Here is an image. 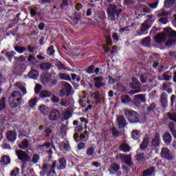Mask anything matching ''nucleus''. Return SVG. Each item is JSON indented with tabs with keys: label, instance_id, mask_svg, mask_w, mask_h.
I'll use <instances>...</instances> for the list:
<instances>
[{
	"label": "nucleus",
	"instance_id": "nucleus-35",
	"mask_svg": "<svg viewBox=\"0 0 176 176\" xmlns=\"http://www.w3.org/2000/svg\"><path fill=\"white\" fill-rule=\"evenodd\" d=\"M142 45L144 47H149L151 46V36H147L142 40Z\"/></svg>",
	"mask_w": 176,
	"mask_h": 176
},
{
	"label": "nucleus",
	"instance_id": "nucleus-34",
	"mask_svg": "<svg viewBox=\"0 0 176 176\" xmlns=\"http://www.w3.org/2000/svg\"><path fill=\"white\" fill-rule=\"evenodd\" d=\"M42 71H49L52 68V63L44 62L40 65Z\"/></svg>",
	"mask_w": 176,
	"mask_h": 176
},
{
	"label": "nucleus",
	"instance_id": "nucleus-42",
	"mask_svg": "<svg viewBox=\"0 0 176 176\" xmlns=\"http://www.w3.org/2000/svg\"><path fill=\"white\" fill-rule=\"evenodd\" d=\"M121 102L122 104H129V102H131V98L129 95H123L121 96Z\"/></svg>",
	"mask_w": 176,
	"mask_h": 176
},
{
	"label": "nucleus",
	"instance_id": "nucleus-1",
	"mask_svg": "<svg viewBox=\"0 0 176 176\" xmlns=\"http://www.w3.org/2000/svg\"><path fill=\"white\" fill-rule=\"evenodd\" d=\"M56 167L57 170H65L67 168V160L65 157H62L58 160V163L57 161L54 160L52 164H44L42 166V176H51L52 174H56Z\"/></svg>",
	"mask_w": 176,
	"mask_h": 176
},
{
	"label": "nucleus",
	"instance_id": "nucleus-63",
	"mask_svg": "<svg viewBox=\"0 0 176 176\" xmlns=\"http://www.w3.org/2000/svg\"><path fill=\"white\" fill-rule=\"evenodd\" d=\"M72 80H76V82H80V77L75 74H72Z\"/></svg>",
	"mask_w": 176,
	"mask_h": 176
},
{
	"label": "nucleus",
	"instance_id": "nucleus-36",
	"mask_svg": "<svg viewBox=\"0 0 176 176\" xmlns=\"http://www.w3.org/2000/svg\"><path fill=\"white\" fill-rule=\"evenodd\" d=\"M59 78L61 80H67V82H71V80H72L71 76L65 73L59 74Z\"/></svg>",
	"mask_w": 176,
	"mask_h": 176
},
{
	"label": "nucleus",
	"instance_id": "nucleus-3",
	"mask_svg": "<svg viewBox=\"0 0 176 176\" xmlns=\"http://www.w3.org/2000/svg\"><path fill=\"white\" fill-rule=\"evenodd\" d=\"M125 118L129 123H141L140 114L133 109H125L124 111Z\"/></svg>",
	"mask_w": 176,
	"mask_h": 176
},
{
	"label": "nucleus",
	"instance_id": "nucleus-46",
	"mask_svg": "<svg viewBox=\"0 0 176 176\" xmlns=\"http://www.w3.org/2000/svg\"><path fill=\"white\" fill-rule=\"evenodd\" d=\"M91 101L90 100H89L87 98L84 97L80 104L82 107V108H86V104H91Z\"/></svg>",
	"mask_w": 176,
	"mask_h": 176
},
{
	"label": "nucleus",
	"instance_id": "nucleus-49",
	"mask_svg": "<svg viewBox=\"0 0 176 176\" xmlns=\"http://www.w3.org/2000/svg\"><path fill=\"white\" fill-rule=\"evenodd\" d=\"M111 133L113 138H118V137H120V135H122L120 132L116 130V128L115 126L113 127V129H111Z\"/></svg>",
	"mask_w": 176,
	"mask_h": 176
},
{
	"label": "nucleus",
	"instance_id": "nucleus-47",
	"mask_svg": "<svg viewBox=\"0 0 176 176\" xmlns=\"http://www.w3.org/2000/svg\"><path fill=\"white\" fill-rule=\"evenodd\" d=\"M10 176H20V168L17 167L14 168L10 171Z\"/></svg>",
	"mask_w": 176,
	"mask_h": 176
},
{
	"label": "nucleus",
	"instance_id": "nucleus-25",
	"mask_svg": "<svg viewBox=\"0 0 176 176\" xmlns=\"http://www.w3.org/2000/svg\"><path fill=\"white\" fill-rule=\"evenodd\" d=\"M57 85V79H50L46 78L45 79V86L47 87H53Z\"/></svg>",
	"mask_w": 176,
	"mask_h": 176
},
{
	"label": "nucleus",
	"instance_id": "nucleus-43",
	"mask_svg": "<svg viewBox=\"0 0 176 176\" xmlns=\"http://www.w3.org/2000/svg\"><path fill=\"white\" fill-rule=\"evenodd\" d=\"M149 26H148L144 23L142 24L140 32L142 33V35H145V34H148V30H149Z\"/></svg>",
	"mask_w": 176,
	"mask_h": 176
},
{
	"label": "nucleus",
	"instance_id": "nucleus-50",
	"mask_svg": "<svg viewBox=\"0 0 176 176\" xmlns=\"http://www.w3.org/2000/svg\"><path fill=\"white\" fill-rule=\"evenodd\" d=\"M36 102H38L36 98H34L31 99L28 102L29 107L30 108H32V109H34V108H35V107H36Z\"/></svg>",
	"mask_w": 176,
	"mask_h": 176
},
{
	"label": "nucleus",
	"instance_id": "nucleus-45",
	"mask_svg": "<svg viewBox=\"0 0 176 176\" xmlns=\"http://www.w3.org/2000/svg\"><path fill=\"white\" fill-rule=\"evenodd\" d=\"M52 147V142H45L44 144H40L38 145V148L39 149H49V148Z\"/></svg>",
	"mask_w": 176,
	"mask_h": 176
},
{
	"label": "nucleus",
	"instance_id": "nucleus-51",
	"mask_svg": "<svg viewBox=\"0 0 176 176\" xmlns=\"http://www.w3.org/2000/svg\"><path fill=\"white\" fill-rule=\"evenodd\" d=\"M167 116L169 120H172V122H175L176 124V113H167Z\"/></svg>",
	"mask_w": 176,
	"mask_h": 176
},
{
	"label": "nucleus",
	"instance_id": "nucleus-20",
	"mask_svg": "<svg viewBox=\"0 0 176 176\" xmlns=\"http://www.w3.org/2000/svg\"><path fill=\"white\" fill-rule=\"evenodd\" d=\"M17 138V133L14 131H8L7 132V140L10 142H14Z\"/></svg>",
	"mask_w": 176,
	"mask_h": 176
},
{
	"label": "nucleus",
	"instance_id": "nucleus-21",
	"mask_svg": "<svg viewBox=\"0 0 176 176\" xmlns=\"http://www.w3.org/2000/svg\"><path fill=\"white\" fill-rule=\"evenodd\" d=\"M156 43H163L167 41L166 34L164 33H160L154 38Z\"/></svg>",
	"mask_w": 176,
	"mask_h": 176
},
{
	"label": "nucleus",
	"instance_id": "nucleus-19",
	"mask_svg": "<svg viewBox=\"0 0 176 176\" xmlns=\"http://www.w3.org/2000/svg\"><path fill=\"white\" fill-rule=\"evenodd\" d=\"M129 87H131V89H134L135 90L141 89V82L137 79V78L133 77L132 82L129 84Z\"/></svg>",
	"mask_w": 176,
	"mask_h": 176
},
{
	"label": "nucleus",
	"instance_id": "nucleus-59",
	"mask_svg": "<svg viewBox=\"0 0 176 176\" xmlns=\"http://www.w3.org/2000/svg\"><path fill=\"white\" fill-rule=\"evenodd\" d=\"M94 65H91L86 70L87 74H94Z\"/></svg>",
	"mask_w": 176,
	"mask_h": 176
},
{
	"label": "nucleus",
	"instance_id": "nucleus-55",
	"mask_svg": "<svg viewBox=\"0 0 176 176\" xmlns=\"http://www.w3.org/2000/svg\"><path fill=\"white\" fill-rule=\"evenodd\" d=\"M87 156H93L94 155V147L90 146L87 149Z\"/></svg>",
	"mask_w": 176,
	"mask_h": 176
},
{
	"label": "nucleus",
	"instance_id": "nucleus-48",
	"mask_svg": "<svg viewBox=\"0 0 176 176\" xmlns=\"http://www.w3.org/2000/svg\"><path fill=\"white\" fill-rule=\"evenodd\" d=\"M54 53H56V50H54V46L50 45L47 49V56H50V57H52V56L54 55Z\"/></svg>",
	"mask_w": 176,
	"mask_h": 176
},
{
	"label": "nucleus",
	"instance_id": "nucleus-44",
	"mask_svg": "<svg viewBox=\"0 0 176 176\" xmlns=\"http://www.w3.org/2000/svg\"><path fill=\"white\" fill-rule=\"evenodd\" d=\"M164 8L168 9L175 3V0H165L164 1Z\"/></svg>",
	"mask_w": 176,
	"mask_h": 176
},
{
	"label": "nucleus",
	"instance_id": "nucleus-15",
	"mask_svg": "<svg viewBox=\"0 0 176 176\" xmlns=\"http://www.w3.org/2000/svg\"><path fill=\"white\" fill-rule=\"evenodd\" d=\"M162 33L165 34V38H176V32L170 27L164 28Z\"/></svg>",
	"mask_w": 176,
	"mask_h": 176
},
{
	"label": "nucleus",
	"instance_id": "nucleus-29",
	"mask_svg": "<svg viewBox=\"0 0 176 176\" xmlns=\"http://www.w3.org/2000/svg\"><path fill=\"white\" fill-rule=\"evenodd\" d=\"M28 76L30 79H38V76H39V72L36 69H32L28 74Z\"/></svg>",
	"mask_w": 176,
	"mask_h": 176
},
{
	"label": "nucleus",
	"instance_id": "nucleus-38",
	"mask_svg": "<svg viewBox=\"0 0 176 176\" xmlns=\"http://www.w3.org/2000/svg\"><path fill=\"white\" fill-rule=\"evenodd\" d=\"M6 57L8 58V61H10V63H12L13 58H14V56H16V52H14V51L12 52H8L5 54Z\"/></svg>",
	"mask_w": 176,
	"mask_h": 176
},
{
	"label": "nucleus",
	"instance_id": "nucleus-58",
	"mask_svg": "<svg viewBox=\"0 0 176 176\" xmlns=\"http://www.w3.org/2000/svg\"><path fill=\"white\" fill-rule=\"evenodd\" d=\"M39 157H40V156L38 154H34L32 159V163H34V164H36V163H38V162H39Z\"/></svg>",
	"mask_w": 176,
	"mask_h": 176
},
{
	"label": "nucleus",
	"instance_id": "nucleus-2",
	"mask_svg": "<svg viewBox=\"0 0 176 176\" xmlns=\"http://www.w3.org/2000/svg\"><path fill=\"white\" fill-rule=\"evenodd\" d=\"M107 13L108 20H110V21H116V20H119L120 13H122V9L118 8L116 6H111L108 8Z\"/></svg>",
	"mask_w": 176,
	"mask_h": 176
},
{
	"label": "nucleus",
	"instance_id": "nucleus-11",
	"mask_svg": "<svg viewBox=\"0 0 176 176\" xmlns=\"http://www.w3.org/2000/svg\"><path fill=\"white\" fill-rule=\"evenodd\" d=\"M120 159L122 160V162H124V164H126V166H129V167H133L131 155L120 154Z\"/></svg>",
	"mask_w": 176,
	"mask_h": 176
},
{
	"label": "nucleus",
	"instance_id": "nucleus-26",
	"mask_svg": "<svg viewBox=\"0 0 176 176\" xmlns=\"http://www.w3.org/2000/svg\"><path fill=\"white\" fill-rule=\"evenodd\" d=\"M0 163L3 166H8V164H10V157L8 155L2 156L0 160Z\"/></svg>",
	"mask_w": 176,
	"mask_h": 176
},
{
	"label": "nucleus",
	"instance_id": "nucleus-16",
	"mask_svg": "<svg viewBox=\"0 0 176 176\" xmlns=\"http://www.w3.org/2000/svg\"><path fill=\"white\" fill-rule=\"evenodd\" d=\"M160 133H156L151 140V146L153 148H157V146H160Z\"/></svg>",
	"mask_w": 176,
	"mask_h": 176
},
{
	"label": "nucleus",
	"instance_id": "nucleus-9",
	"mask_svg": "<svg viewBox=\"0 0 176 176\" xmlns=\"http://www.w3.org/2000/svg\"><path fill=\"white\" fill-rule=\"evenodd\" d=\"M61 118V112L57 109H52L49 116V119L51 122H56Z\"/></svg>",
	"mask_w": 176,
	"mask_h": 176
},
{
	"label": "nucleus",
	"instance_id": "nucleus-5",
	"mask_svg": "<svg viewBox=\"0 0 176 176\" xmlns=\"http://www.w3.org/2000/svg\"><path fill=\"white\" fill-rule=\"evenodd\" d=\"M15 153L18 157V160H20L23 164L28 163V162L31 161V157L25 151L19 150L16 151Z\"/></svg>",
	"mask_w": 176,
	"mask_h": 176
},
{
	"label": "nucleus",
	"instance_id": "nucleus-7",
	"mask_svg": "<svg viewBox=\"0 0 176 176\" xmlns=\"http://www.w3.org/2000/svg\"><path fill=\"white\" fill-rule=\"evenodd\" d=\"M160 157L166 160H173L174 156L171 153V151L167 147H163L161 149Z\"/></svg>",
	"mask_w": 176,
	"mask_h": 176
},
{
	"label": "nucleus",
	"instance_id": "nucleus-53",
	"mask_svg": "<svg viewBox=\"0 0 176 176\" xmlns=\"http://www.w3.org/2000/svg\"><path fill=\"white\" fill-rule=\"evenodd\" d=\"M137 162H142L145 159V154L144 153H139L135 156Z\"/></svg>",
	"mask_w": 176,
	"mask_h": 176
},
{
	"label": "nucleus",
	"instance_id": "nucleus-31",
	"mask_svg": "<svg viewBox=\"0 0 176 176\" xmlns=\"http://www.w3.org/2000/svg\"><path fill=\"white\" fill-rule=\"evenodd\" d=\"M19 148H20V149H22L23 151L27 149L28 148H30V142H28V140L24 139L19 145Z\"/></svg>",
	"mask_w": 176,
	"mask_h": 176
},
{
	"label": "nucleus",
	"instance_id": "nucleus-14",
	"mask_svg": "<svg viewBox=\"0 0 176 176\" xmlns=\"http://www.w3.org/2000/svg\"><path fill=\"white\" fill-rule=\"evenodd\" d=\"M94 82L96 89H100V87H104V86H105V82H104V78L102 76L94 78Z\"/></svg>",
	"mask_w": 176,
	"mask_h": 176
},
{
	"label": "nucleus",
	"instance_id": "nucleus-33",
	"mask_svg": "<svg viewBox=\"0 0 176 176\" xmlns=\"http://www.w3.org/2000/svg\"><path fill=\"white\" fill-rule=\"evenodd\" d=\"M38 111H40L43 115H49V107H47L45 104L40 105L38 107Z\"/></svg>",
	"mask_w": 176,
	"mask_h": 176
},
{
	"label": "nucleus",
	"instance_id": "nucleus-61",
	"mask_svg": "<svg viewBox=\"0 0 176 176\" xmlns=\"http://www.w3.org/2000/svg\"><path fill=\"white\" fill-rule=\"evenodd\" d=\"M175 43L176 39L170 38L166 41V46H173V45H175Z\"/></svg>",
	"mask_w": 176,
	"mask_h": 176
},
{
	"label": "nucleus",
	"instance_id": "nucleus-30",
	"mask_svg": "<svg viewBox=\"0 0 176 176\" xmlns=\"http://www.w3.org/2000/svg\"><path fill=\"white\" fill-rule=\"evenodd\" d=\"M28 61L32 65H37V64H39V60H38L35 56H32V54H29Z\"/></svg>",
	"mask_w": 176,
	"mask_h": 176
},
{
	"label": "nucleus",
	"instance_id": "nucleus-10",
	"mask_svg": "<svg viewBox=\"0 0 176 176\" xmlns=\"http://www.w3.org/2000/svg\"><path fill=\"white\" fill-rule=\"evenodd\" d=\"M120 159L122 160V162H124V164H126V166H129V167H133L131 155L120 154Z\"/></svg>",
	"mask_w": 176,
	"mask_h": 176
},
{
	"label": "nucleus",
	"instance_id": "nucleus-62",
	"mask_svg": "<svg viewBox=\"0 0 176 176\" xmlns=\"http://www.w3.org/2000/svg\"><path fill=\"white\" fill-rule=\"evenodd\" d=\"M158 21H160L161 24H167V23H168V19L166 16H164L160 18Z\"/></svg>",
	"mask_w": 176,
	"mask_h": 176
},
{
	"label": "nucleus",
	"instance_id": "nucleus-12",
	"mask_svg": "<svg viewBox=\"0 0 176 176\" xmlns=\"http://www.w3.org/2000/svg\"><path fill=\"white\" fill-rule=\"evenodd\" d=\"M26 57L24 56H21L19 57L14 56V64L18 67L19 68H23L24 67V63H25Z\"/></svg>",
	"mask_w": 176,
	"mask_h": 176
},
{
	"label": "nucleus",
	"instance_id": "nucleus-40",
	"mask_svg": "<svg viewBox=\"0 0 176 176\" xmlns=\"http://www.w3.org/2000/svg\"><path fill=\"white\" fill-rule=\"evenodd\" d=\"M40 97L41 98H47L49 97H52V92L47 90L41 91L40 93Z\"/></svg>",
	"mask_w": 176,
	"mask_h": 176
},
{
	"label": "nucleus",
	"instance_id": "nucleus-4",
	"mask_svg": "<svg viewBox=\"0 0 176 176\" xmlns=\"http://www.w3.org/2000/svg\"><path fill=\"white\" fill-rule=\"evenodd\" d=\"M10 98H14L12 102L10 104V107L13 109L17 108L20 104H21V92L19 91H14L12 92Z\"/></svg>",
	"mask_w": 176,
	"mask_h": 176
},
{
	"label": "nucleus",
	"instance_id": "nucleus-28",
	"mask_svg": "<svg viewBox=\"0 0 176 176\" xmlns=\"http://www.w3.org/2000/svg\"><path fill=\"white\" fill-rule=\"evenodd\" d=\"M120 151L122 152H124V153H128V152H130L131 151V147L129 146L126 143H122L120 145Z\"/></svg>",
	"mask_w": 176,
	"mask_h": 176
},
{
	"label": "nucleus",
	"instance_id": "nucleus-56",
	"mask_svg": "<svg viewBox=\"0 0 176 176\" xmlns=\"http://www.w3.org/2000/svg\"><path fill=\"white\" fill-rule=\"evenodd\" d=\"M156 109V104L152 103L148 107H147V112H155Z\"/></svg>",
	"mask_w": 176,
	"mask_h": 176
},
{
	"label": "nucleus",
	"instance_id": "nucleus-64",
	"mask_svg": "<svg viewBox=\"0 0 176 176\" xmlns=\"http://www.w3.org/2000/svg\"><path fill=\"white\" fill-rule=\"evenodd\" d=\"M155 21L153 19H146L144 22L146 25L151 28Z\"/></svg>",
	"mask_w": 176,
	"mask_h": 176
},
{
	"label": "nucleus",
	"instance_id": "nucleus-24",
	"mask_svg": "<svg viewBox=\"0 0 176 176\" xmlns=\"http://www.w3.org/2000/svg\"><path fill=\"white\" fill-rule=\"evenodd\" d=\"M119 170H120V166H119L116 163H112L110 165V168L109 169V173L111 174H115V173H118Z\"/></svg>",
	"mask_w": 176,
	"mask_h": 176
},
{
	"label": "nucleus",
	"instance_id": "nucleus-57",
	"mask_svg": "<svg viewBox=\"0 0 176 176\" xmlns=\"http://www.w3.org/2000/svg\"><path fill=\"white\" fill-rule=\"evenodd\" d=\"M71 116H72V114L68 110H67L63 114V118L65 119V120H68V119H69Z\"/></svg>",
	"mask_w": 176,
	"mask_h": 176
},
{
	"label": "nucleus",
	"instance_id": "nucleus-23",
	"mask_svg": "<svg viewBox=\"0 0 176 176\" xmlns=\"http://www.w3.org/2000/svg\"><path fill=\"white\" fill-rule=\"evenodd\" d=\"M167 97H168V95L166 92H163L161 94V104L163 108H166L167 107Z\"/></svg>",
	"mask_w": 176,
	"mask_h": 176
},
{
	"label": "nucleus",
	"instance_id": "nucleus-37",
	"mask_svg": "<svg viewBox=\"0 0 176 176\" xmlns=\"http://www.w3.org/2000/svg\"><path fill=\"white\" fill-rule=\"evenodd\" d=\"M94 100H95L96 104L101 103V94L100 91H98L94 93Z\"/></svg>",
	"mask_w": 176,
	"mask_h": 176
},
{
	"label": "nucleus",
	"instance_id": "nucleus-17",
	"mask_svg": "<svg viewBox=\"0 0 176 176\" xmlns=\"http://www.w3.org/2000/svg\"><path fill=\"white\" fill-rule=\"evenodd\" d=\"M59 149L61 152H69L71 151V146H69V142L63 141L59 144Z\"/></svg>",
	"mask_w": 176,
	"mask_h": 176
},
{
	"label": "nucleus",
	"instance_id": "nucleus-39",
	"mask_svg": "<svg viewBox=\"0 0 176 176\" xmlns=\"http://www.w3.org/2000/svg\"><path fill=\"white\" fill-rule=\"evenodd\" d=\"M14 50L19 53V54H23V53H25V52H27V47L16 45L14 47Z\"/></svg>",
	"mask_w": 176,
	"mask_h": 176
},
{
	"label": "nucleus",
	"instance_id": "nucleus-60",
	"mask_svg": "<svg viewBox=\"0 0 176 176\" xmlns=\"http://www.w3.org/2000/svg\"><path fill=\"white\" fill-rule=\"evenodd\" d=\"M35 49H36L35 45H29L28 46L27 52H29V53H34V52H35Z\"/></svg>",
	"mask_w": 176,
	"mask_h": 176
},
{
	"label": "nucleus",
	"instance_id": "nucleus-41",
	"mask_svg": "<svg viewBox=\"0 0 176 176\" xmlns=\"http://www.w3.org/2000/svg\"><path fill=\"white\" fill-rule=\"evenodd\" d=\"M168 87H170V84H168V82H164L162 84V90H163V91H167V93L168 94H171V93H173V89H168Z\"/></svg>",
	"mask_w": 176,
	"mask_h": 176
},
{
	"label": "nucleus",
	"instance_id": "nucleus-13",
	"mask_svg": "<svg viewBox=\"0 0 176 176\" xmlns=\"http://www.w3.org/2000/svg\"><path fill=\"white\" fill-rule=\"evenodd\" d=\"M117 122L118 124V129H124L126 126L129 124L126 118L123 115H120L117 117Z\"/></svg>",
	"mask_w": 176,
	"mask_h": 176
},
{
	"label": "nucleus",
	"instance_id": "nucleus-54",
	"mask_svg": "<svg viewBox=\"0 0 176 176\" xmlns=\"http://www.w3.org/2000/svg\"><path fill=\"white\" fill-rule=\"evenodd\" d=\"M150 60H152L153 61H157L160 58V56L159 54L154 53L152 54L150 56H149Z\"/></svg>",
	"mask_w": 176,
	"mask_h": 176
},
{
	"label": "nucleus",
	"instance_id": "nucleus-32",
	"mask_svg": "<svg viewBox=\"0 0 176 176\" xmlns=\"http://www.w3.org/2000/svg\"><path fill=\"white\" fill-rule=\"evenodd\" d=\"M155 170H156L155 166H151L149 168L144 170L143 173L146 176H152L155 175Z\"/></svg>",
	"mask_w": 176,
	"mask_h": 176
},
{
	"label": "nucleus",
	"instance_id": "nucleus-8",
	"mask_svg": "<svg viewBox=\"0 0 176 176\" xmlns=\"http://www.w3.org/2000/svg\"><path fill=\"white\" fill-rule=\"evenodd\" d=\"M145 102H146V99L144 94H138L134 96L133 104L135 105V107H141V104H145Z\"/></svg>",
	"mask_w": 176,
	"mask_h": 176
},
{
	"label": "nucleus",
	"instance_id": "nucleus-27",
	"mask_svg": "<svg viewBox=\"0 0 176 176\" xmlns=\"http://www.w3.org/2000/svg\"><path fill=\"white\" fill-rule=\"evenodd\" d=\"M131 138L135 141H138L141 138V131L140 130L135 129L131 132Z\"/></svg>",
	"mask_w": 176,
	"mask_h": 176
},
{
	"label": "nucleus",
	"instance_id": "nucleus-18",
	"mask_svg": "<svg viewBox=\"0 0 176 176\" xmlns=\"http://www.w3.org/2000/svg\"><path fill=\"white\" fill-rule=\"evenodd\" d=\"M148 145H149V136L146 135L140 145V151H146L148 148Z\"/></svg>",
	"mask_w": 176,
	"mask_h": 176
},
{
	"label": "nucleus",
	"instance_id": "nucleus-52",
	"mask_svg": "<svg viewBox=\"0 0 176 176\" xmlns=\"http://www.w3.org/2000/svg\"><path fill=\"white\" fill-rule=\"evenodd\" d=\"M6 98H2L0 100V111H3L6 108Z\"/></svg>",
	"mask_w": 176,
	"mask_h": 176
},
{
	"label": "nucleus",
	"instance_id": "nucleus-22",
	"mask_svg": "<svg viewBox=\"0 0 176 176\" xmlns=\"http://www.w3.org/2000/svg\"><path fill=\"white\" fill-rule=\"evenodd\" d=\"M162 140L166 145H170V144H171V142L173 141V138L171 137V134H170V132H166L164 134Z\"/></svg>",
	"mask_w": 176,
	"mask_h": 176
},
{
	"label": "nucleus",
	"instance_id": "nucleus-6",
	"mask_svg": "<svg viewBox=\"0 0 176 176\" xmlns=\"http://www.w3.org/2000/svg\"><path fill=\"white\" fill-rule=\"evenodd\" d=\"M71 91H72V86H71V84L65 81L63 82V89L60 91V97H64L65 96H66V97L69 96Z\"/></svg>",
	"mask_w": 176,
	"mask_h": 176
}]
</instances>
